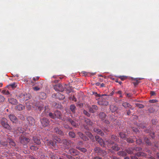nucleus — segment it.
<instances>
[{"label":"nucleus","mask_w":159,"mask_h":159,"mask_svg":"<svg viewBox=\"0 0 159 159\" xmlns=\"http://www.w3.org/2000/svg\"><path fill=\"white\" fill-rule=\"evenodd\" d=\"M95 94L97 95L96 96L99 97V100L98 102V103L100 105L107 106L108 104V102L106 101L105 98H103V96H106V94L100 95L97 94V93H95Z\"/></svg>","instance_id":"nucleus-1"},{"label":"nucleus","mask_w":159,"mask_h":159,"mask_svg":"<svg viewBox=\"0 0 159 159\" xmlns=\"http://www.w3.org/2000/svg\"><path fill=\"white\" fill-rule=\"evenodd\" d=\"M55 140H56L58 143H62L66 148H69L70 147L71 142L68 141L66 139H64L61 140L60 138H57L56 139H55Z\"/></svg>","instance_id":"nucleus-2"},{"label":"nucleus","mask_w":159,"mask_h":159,"mask_svg":"<svg viewBox=\"0 0 159 159\" xmlns=\"http://www.w3.org/2000/svg\"><path fill=\"white\" fill-rule=\"evenodd\" d=\"M1 124L2 126L4 128L10 130L11 129L9 125L7 119L5 118H2L1 120Z\"/></svg>","instance_id":"nucleus-3"},{"label":"nucleus","mask_w":159,"mask_h":159,"mask_svg":"<svg viewBox=\"0 0 159 159\" xmlns=\"http://www.w3.org/2000/svg\"><path fill=\"white\" fill-rule=\"evenodd\" d=\"M119 138L118 136L112 135L111 139L107 140L105 143H106L108 146H110L114 143V141H118Z\"/></svg>","instance_id":"nucleus-4"},{"label":"nucleus","mask_w":159,"mask_h":159,"mask_svg":"<svg viewBox=\"0 0 159 159\" xmlns=\"http://www.w3.org/2000/svg\"><path fill=\"white\" fill-rule=\"evenodd\" d=\"M18 98L21 102L24 101H26L30 99V95L27 94H20L18 97Z\"/></svg>","instance_id":"nucleus-5"},{"label":"nucleus","mask_w":159,"mask_h":159,"mask_svg":"<svg viewBox=\"0 0 159 159\" xmlns=\"http://www.w3.org/2000/svg\"><path fill=\"white\" fill-rule=\"evenodd\" d=\"M19 140L21 143L23 145H25L28 143L30 139L22 135H20L19 137Z\"/></svg>","instance_id":"nucleus-6"},{"label":"nucleus","mask_w":159,"mask_h":159,"mask_svg":"<svg viewBox=\"0 0 159 159\" xmlns=\"http://www.w3.org/2000/svg\"><path fill=\"white\" fill-rule=\"evenodd\" d=\"M96 153H97L98 155L104 156L106 154V153L104 150H102L99 147H96L94 149Z\"/></svg>","instance_id":"nucleus-7"},{"label":"nucleus","mask_w":159,"mask_h":159,"mask_svg":"<svg viewBox=\"0 0 159 159\" xmlns=\"http://www.w3.org/2000/svg\"><path fill=\"white\" fill-rule=\"evenodd\" d=\"M46 144L52 148H54L55 149H56V148H57L56 142H54L52 140H48Z\"/></svg>","instance_id":"nucleus-8"},{"label":"nucleus","mask_w":159,"mask_h":159,"mask_svg":"<svg viewBox=\"0 0 159 159\" xmlns=\"http://www.w3.org/2000/svg\"><path fill=\"white\" fill-rule=\"evenodd\" d=\"M42 125L43 126H48L50 123V121L49 120L45 117H43L40 120Z\"/></svg>","instance_id":"nucleus-9"},{"label":"nucleus","mask_w":159,"mask_h":159,"mask_svg":"<svg viewBox=\"0 0 159 159\" xmlns=\"http://www.w3.org/2000/svg\"><path fill=\"white\" fill-rule=\"evenodd\" d=\"M27 123L28 125L30 126L34 125L35 124V120L31 116L28 117L27 118Z\"/></svg>","instance_id":"nucleus-10"},{"label":"nucleus","mask_w":159,"mask_h":159,"mask_svg":"<svg viewBox=\"0 0 159 159\" xmlns=\"http://www.w3.org/2000/svg\"><path fill=\"white\" fill-rule=\"evenodd\" d=\"M53 87L54 89L56 91L62 92L64 90V88L62 85L59 84L55 85Z\"/></svg>","instance_id":"nucleus-11"},{"label":"nucleus","mask_w":159,"mask_h":159,"mask_svg":"<svg viewBox=\"0 0 159 159\" xmlns=\"http://www.w3.org/2000/svg\"><path fill=\"white\" fill-rule=\"evenodd\" d=\"M52 132L58 134L61 136L64 135V133L61 130H60L58 127H55L53 129Z\"/></svg>","instance_id":"nucleus-12"},{"label":"nucleus","mask_w":159,"mask_h":159,"mask_svg":"<svg viewBox=\"0 0 159 159\" xmlns=\"http://www.w3.org/2000/svg\"><path fill=\"white\" fill-rule=\"evenodd\" d=\"M96 141L102 147H104V143L103 140L98 136H95Z\"/></svg>","instance_id":"nucleus-13"},{"label":"nucleus","mask_w":159,"mask_h":159,"mask_svg":"<svg viewBox=\"0 0 159 159\" xmlns=\"http://www.w3.org/2000/svg\"><path fill=\"white\" fill-rule=\"evenodd\" d=\"M69 153L73 156H76L79 155V152L76 149L71 148L69 150Z\"/></svg>","instance_id":"nucleus-14"},{"label":"nucleus","mask_w":159,"mask_h":159,"mask_svg":"<svg viewBox=\"0 0 159 159\" xmlns=\"http://www.w3.org/2000/svg\"><path fill=\"white\" fill-rule=\"evenodd\" d=\"M93 131L96 133H97L98 134L100 135L101 136H102L104 135V133L101 130V129L97 128H94L93 129Z\"/></svg>","instance_id":"nucleus-15"},{"label":"nucleus","mask_w":159,"mask_h":159,"mask_svg":"<svg viewBox=\"0 0 159 159\" xmlns=\"http://www.w3.org/2000/svg\"><path fill=\"white\" fill-rule=\"evenodd\" d=\"M9 117L10 120L13 122H16L17 121V119L13 114H11L9 116Z\"/></svg>","instance_id":"nucleus-16"},{"label":"nucleus","mask_w":159,"mask_h":159,"mask_svg":"<svg viewBox=\"0 0 159 159\" xmlns=\"http://www.w3.org/2000/svg\"><path fill=\"white\" fill-rule=\"evenodd\" d=\"M78 134L80 138L83 140L85 141H87L88 140V138L81 132H79Z\"/></svg>","instance_id":"nucleus-17"},{"label":"nucleus","mask_w":159,"mask_h":159,"mask_svg":"<svg viewBox=\"0 0 159 159\" xmlns=\"http://www.w3.org/2000/svg\"><path fill=\"white\" fill-rule=\"evenodd\" d=\"M122 106L125 108L128 107L131 109L132 110L134 109V108L132 107L131 105L129 103L126 102H123L122 103Z\"/></svg>","instance_id":"nucleus-18"},{"label":"nucleus","mask_w":159,"mask_h":159,"mask_svg":"<svg viewBox=\"0 0 159 159\" xmlns=\"http://www.w3.org/2000/svg\"><path fill=\"white\" fill-rule=\"evenodd\" d=\"M54 114L55 119L57 118L59 119H61V114L60 111H56L54 112Z\"/></svg>","instance_id":"nucleus-19"},{"label":"nucleus","mask_w":159,"mask_h":159,"mask_svg":"<svg viewBox=\"0 0 159 159\" xmlns=\"http://www.w3.org/2000/svg\"><path fill=\"white\" fill-rule=\"evenodd\" d=\"M98 109V107L96 105H93L89 108V111L90 112L94 113Z\"/></svg>","instance_id":"nucleus-20"},{"label":"nucleus","mask_w":159,"mask_h":159,"mask_svg":"<svg viewBox=\"0 0 159 159\" xmlns=\"http://www.w3.org/2000/svg\"><path fill=\"white\" fill-rule=\"evenodd\" d=\"M8 101L10 103L13 105L16 104L17 102V100L13 98H9Z\"/></svg>","instance_id":"nucleus-21"},{"label":"nucleus","mask_w":159,"mask_h":159,"mask_svg":"<svg viewBox=\"0 0 159 159\" xmlns=\"http://www.w3.org/2000/svg\"><path fill=\"white\" fill-rule=\"evenodd\" d=\"M67 121L70 122L72 126H76V123L74 120H73L71 118H70V117L68 118H67Z\"/></svg>","instance_id":"nucleus-22"},{"label":"nucleus","mask_w":159,"mask_h":159,"mask_svg":"<svg viewBox=\"0 0 159 159\" xmlns=\"http://www.w3.org/2000/svg\"><path fill=\"white\" fill-rule=\"evenodd\" d=\"M34 106L37 107L39 111H41L44 108L43 105L42 104H39L38 103H36Z\"/></svg>","instance_id":"nucleus-23"},{"label":"nucleus","mask_w":159,"mask_h":159,"mask_svg":"<svg viewBox=\"0 0 159 159\" xmlns=\"http://www.w3.org/2000/svg\"><path fill=\"white\" fill-rule=\"evenodd\" d=\"M110 108L111 111L112 112H115L118 109L117 107L114 105H110Z\"/></svg>","instance_id":"nucleus-24"},{"label":"nucleus","mask_w":159,"mask_h":159,"mask_svg":"<svg viewBox=\"0 0 159 159\" xmlns=\"http://www.w3.org/2000/svg\"><path fill=\"white\" fill-rule=\"evenodd\" d=\"M38 83L40 84V85H38V86H35L33 88V89L35 91H37L38 90H39L41 88H42L43 86L41 82H39Z\"/></svg>","instance_id":"nucleus-25"},{"label":"nucleus","mask_w":159,"mask_h":159,"mask_svg":"<svg viewBox=\"0 0 159 159\" xmlns=\"http://www.w3.org/2000/svg\"><path fill=\"white\" fill-rule=\"evenodd\" d=\"M39 97L40 98L42 99H45L47 97L46 93L44 92H41L39 93Z\"/></svg>","instance_id":"nucleus-26"},{"label":"nucleus","mask_w":159,"mask_h":159,"mask_svg":"<svg viewBox=\"0 0 159 159\" xmlns=\"http://www.w3.org/2000/svg\"><path fill=\"white\" fill-rule=\"evenodd\" d=\"M33 139L35 143L37 145H39L41 143V142L39 139H38L36 136L33 137Z\"/></svg>","instance_id":"nucleus-27"},{"label":"nucleus","mask_w":159,"mask_h":159,"mask_svg":"<svg viewBox=\"0 0 159 159\" xmlns=\"http://www.w3.org/2000/svg\"><path fill=\"white\" fill-rule=\"evenodd\" d=\"M24 107L22 104H20L17 105L16 107V109L19 111H21L24 108Z\"/></svg>","instance_id":"nucleus-28"},{"label":"nucleus","mask_w":159,"mask_h":159,"mask_svg":"<svg viewBox=\"0 0 159 159\" xmlns=\"http://www.w3.org/2000/svg\"><path fill=\"white\" fill-rule=\"evenodd\" d=\"M111 149L115 151H118L120 150V148L118 147V145L115 144L114 145L111 147Z\"/></svg>","instance_id":"nucleus-29"},{"label":"nucleus","mask_w":159,"mask_h":159,"mask_svg":"<svg viewBox=\"0 0 159 159\" xmlns=\"http://www.w3.org/2000/svg\"><path fill=\"white\" fill-rule=\"evenodd\" d=\"M84 122L88 125H92L93 124V122L89 119H85Z\"/></svg>","instance_id":"nucleus-30"},{"label":"nucleus","mask_w":159,"mask_h":159,"mask_svg":"<svg viewBox=\"0 0 159 159\" xmlns=\"http://www.w3.org/2000/svg\"><path fill=\"white\" fill-rule=\"evenodd\" d=\"M99 116L100 118L103 120H104L106 115L105 113L103 112H102L99 114Z\"/></svg>","instance_id":"nucleus-31"},{"label":"nucleus","mask_w":159,"mask_h":159,"mask_svg":"<svg viewBox=\"0 0 159 159\" xmlns=\"http://www.w3.org/2000/svg\"><path fill=\"white\" fill-rule=\"evenodd\" d=\"M76 107L75 105H71L70 107V109L73 113H75V111L76 110Z\"/></svg>","instance_id":"nucleus-32"},{"label":"nucleus","mask_w":159,"mask_h":159,"mask_svg":"<svg viewBox=\"0 0 159 159\" xmlns=\"http://www.w3.org/2000/svg\"><path fill=\"white\" fill-rule=\"evenodd\" d=\"M146 154L143 152H139L136 153L135 155L137 157H139L140 156H145Z\"/></svg>","instance_id":"nucleus-33"},{"label":"nucleus","mask_w":159,"mask_h":159,"mask_svg":"<svg viewBox=\"0 0 159 159\" xmlns=\"http://www.w3.org/2000/svg\"><path fill=\"white\" fill-rule=\"evenodd\" d=\"M17 85L16 84L15 82H14L13 83L10 84L9 85L7 86V87L9 88L10 87H11L13 89L16 88L17 86Z\"/></svg>","instance_id":"nucleus-34"},{"label":"nucleus","mask_w":159,"mask_h":159,"mask_svg":"<svg viewBox=\"0 0 159 159\" xmlns=\"http://www.w3.org/2000/svg\"><path fill=\"white\" fill-rule=\"evenodd\" d=\"M119 135L120 137L123 139H126V134L122 132H120L119 133Z\"/></svg>","instance_id":"nucleus-35"},{"label":"nucleus","mask_w":159,"mask_h":159,"mask_svg":"<svg viewBox=\"0 0 159 159\" xmlns=\"http://www.w3.org/2000/svg\"><path fill=\"white\" fill-rule=\"evenodd\" d=\"M118 154L120 156H125L126 155V152L124 151H120L118 153Z\"/></svg>","instance_id":"nucleus-36"},{"label":"nucleus","mask_w":159,"mask_h":159,"mask_svg":"<svg viewBox=\"0 0 159 159\" xmlns=\"http://www.w3.org/2000/svg\"><path fill=\"white\" fill-rule=\"evenodd\" d=\"M49 109L48 106H45L44 107V112L46 114V115H48V113H49Z\"/></svg>","instance_id":"nucleus-37"},{"label":"nucleus","mask_w":159,"mask_h":159,"mask_svg":"<svg viewBox=\"0 0 159 159\" xmlns=\"http://www.w3.org/2000/svg\"><path fill=\"white\" fill-rule=\"evenodd\" d=\"M134 149L132 148H129L126 150V152L129 154H131L133 153V150Z\"/></svg>","instance_id":"nucleus-38"},{"label":"nucleus","mask_w":159,"mask_h":159,"mask_svg":"<svg viewBox=\"0 0 159 159\" xmlns=\"http://www.w3.org/2000/svg\"><path fill=\"white\" fill-rule=\"evenodd\" d=\"M69 135L72 138H74L75 136V134L74 132H70L69 133Z\"/></svg>","instance_id":"nucleus-39"},{"label":"nucleus","mask_w":159,"mask_h":159,"mask_svg":"<svg viewBox=\"0 0 159 159\" xmlns=\"http://www.w3.org/2000/svg\"><path fill=\"white\" fill-rule=\"evenodd\" d=\"M86 134L91 139H92L93 138V134L90 132H86Z\"/></svg>","instance_id":"nucleus-40"},{"label":"nucleus","mask_w":159,"mask_h":159,"mask_svg":"<svg viewBox=\"0 0 159 159\" xmlns=\"http://www.w3.org/2000/svg\"><path fill=\"white\" fill-rule=\"evenodd\" d=\"M49 116L51 118L54 119H55V114L54 113H53L52 112H49V113L48 114Z\"/></svg>","instance_id":"nucleus-41"},{"label":"nucleus","mask_w":159,"mask_h":159,"mask_svg":"<svg viewBox=\"0 0 159 159\" xmlns=\"http://www.w3.org/2000/svg\"><path fill=\"white\" fill-rule=\"evenodd\" d=\"M133 83L135 86H136L139 84V82L137 78H135L134 79V81Z\"/></svg>","instance_id":"nucleus-42"},{"label":"nucleus","mask_w":159,"mask_h":159,"mask_svg":"<svg viewBox=\"0 0 159 159\" xmlns=\"http://www.w3.org/2000/svg\"><path fill=\"white\" fill-rule=\"evenodd\" d=\"M126 141L129 143H132L134 142V141L131 138H129L126 139Z\"/></svg>","instance_id":"nucleus-43"},{"label":"nucleus","mask_w":159,"mask_h":159,"mask_svg":"<svg viewBox=\"0 0 159 159\" xmlns=\"http://www.w3.org/2000/svg\"><path fill=\"white\" fill-rule=\"evenodd\" d=\"M144 141L148 145H151V143L150 142V140L147 137H145L144 139Z\"/></svg>","instance_id":"nucleus-44"},{"label":"nucleus","mask_w":159,"mask_h":159,"mask_svg":"<svg viewBox=\"0 0 159 159\" xmlns=\"http://www.w3.org/2000/svg\"><path fill=\"white\" fill-rule=\"evenodd\" d=\"M1 93L5 95H8L9 94V93L8 90L6 91L5 90H3Z\"/></svg>","instance_id":"nucleus-45"},{"label":"nucleus","mask_w":159,"mask_h":159,"mask_svg":"<svg viewBox=\"0 0 159 159\" xmlns=\"http://www.w3.org/2000/svg\"><path fill=\"white\" fill-rule=\"evenodd\" d=\"M135 105L136 107L140 108H143L144 107V106L143 104L140 103H136L135 104Z\"/></svg>","instance_id":"nucleus-46"},{"label":"nucleus","mask_w":159,"mask_h":159,"mask_svg":"<svg viewBox=\"0 0 159 159\" xmlns=\"http://www.w3.org/2000/svg\"><path fill=\"white\" fill-rule=\"evenodd\" d=\"M0 143L1 145H2L3 146H6L7 145V143L5 141H1L0 142Z\"/></svg>","instance_id":"nucleus-47"},{"label":"nucleus","mask_w":159,"mask_h":159,"mask_svg":"<svg viewBox=\"0 0 159 159\" xmlns=\"http://www.w3.org/2000/svg\"><path fill=\"white\" fill-rule=\"evenodd\" d=\"M10 144L12 146H15L16 145V143L14 141L12 140H10L9 141Z\"/></svg>","instance_id":"nucleus-48"},{"label":"nucleus","mask_w":159,"mask_h":159,"mask_svg":"<svg viewBox=\"0 0 159 159\" xmlns=\"http://www.w3.org/2000/svg\"><path fill=\"white\" fill-rule=\"evenodd\" d=\"M5 99V98L3 96L0 95V102H3Z\"/></svg>","instance_id":"nucleus-49"},{"label":"nucleus","mask_w":159,"mask_h":159,"mask_svg":"<svg viewBox=\"0 0 159 159\" xmlns=\"http://www.w3.org/2000/svg\"><path fill=\"white\" fill-rule=\"evenodd\" d=\"M133 149L136 151H139L142 150V148L140 147H136L134 148Z\"/></svg>","instance_id":"nucleus-50"},{"label":"nucleus","mask_w":159,"mask_h":159,"mask_svg":"<svg viewBox=\"0 0 159 159\" xmlns=\"http://www.w3.org/2000/svg\"><path fill=\"white\" fill-rule=\"evenodd\" d=\"M83 113L86 116H87L88 117H89L90 116V114L86 111L84 110L83 111Z\"/></svg>","instance_id":"nucleus-51"},{"label":"nucleus","mask_w":159,"mask_h":159,"mask_svg":"<svg viewBox=\"0 0 159 159\" xmlns=\"http://www.w3.org/2000/svg\"><path fill=\"white\" fill-rule=\"evenodd\" d=\"M30 149L32 150H36L38 149V148L37 147L34 146H32L30 147Z\"/></svg>","instance_id":"nucleus-52"},{"label":"nucleus","mask_w":159,"mask_h":159,"mask_svg":"<svg viewBox=\"0 0 159 159\" xmlns=\"http://www.w3.org/2000/svg\"><path fill=\"white\" fill-rule=\"evenodd\" d=\"M136 143L138 144H140L142 143V140L141 139L136 140Z\"/></svg>","instance_id":"nucleus-53"},{"label":"nucleus","mask_w":159,"mask_h":159,"mask_svg":"<svg viewBox=\"0 0 159 159\" xmlns=\"http://www.w3.org/2000/svg\"><path fill=\"white\" fill-rule=\"evenodd\" d=\"M69 99H71L72 101H74L75 102H76L77 100L76 98L74 97V96H73V97H70L69 98Z\"/></svg>","instance_id":"nucleus-54"},{"label":"nucleus","mask_w":159,"mask_h":159,"mask_svg":"<svg viewBox=\"0 0 159 159\" xmlns=\"http://www.w3.org/2000/svg\"><path fill=\"white\" fill-rule=\"evenodd\" d=\"M154 135L155 133L153 132H151L150 133V135L152 139L154 138L155 137Z\"/></svg>","instance_id":"nucleus-55"},{"label":"nucleus","mask_w":159,"mask_h":159,"mask_svg":"<svg viewBox=\"0 0 159 159\" xmlns=\"http://www.w3.org/2000/svg\"><path fill=\"white\" fill-rule=\"evenodd\" d=\"M149 102L151 103H155L157 102V100L154 99L150 100Z\"/></svg>","instance_id":"nucleus-56"},{"label":"nucleus","mask_w":159,"mask_h":159,"mask_svg":"<svg viewBox=\"0 0 159 159\" xmlns=\"http://www.w3.org/2000/svg\"><path fill=\"white\" fill-rule=\"evenodd\" d=\"M132 129L136 133L139 132V130L136 128L134 127Z\"/></svg>","instance_id":"nucleus-57"},{"label":"nucleus","mask_w":159,"mask_h":159,"mask_svg":"<svg viewBox=\"0 0 159 159\" xmlns=\"http://www.w3.org/2000/svg\"><path fill=\"white\" fill-rule=\"evenodd\" d=\"M64 127L67 129H71L72 128L70 127L69 125H65L64 126Z\"/></svg>","instance_id":"nucleus-58"},{"label":"nucleus","mask_w":159,"mask_h":159,"mask_svg":"<svg viewBox=\"0 0 159 159\" xmlns=\"http://www.w3.org/2000/svg\"><path fill=\"white\" fill-rule=\"evenodd\" d=\"M152 122L153 125H155L157 123V121L155 119L152 120Z\"/></svg>","instance_id":"nucleus-59"},{"label":"nucleus","mask_w":159,"mask_h":159,"mask_svg":"<svg viewBox=\"0 0 159 159\" xmlns=\"http://www.w3.org/2000/svg\"><path fill=\"white\" fill-rule=\"evenodd\" d=\"M80 151L83 152H86L87 150L85 148H81Z\"/></svg>","instance_id":"nucleus-60"},{"label":"nucleus","mask_w":159,"mask_h":159,"mask_svg":"<svg viewBox=\"0 0 159 159\" xmlns=\"http://www.w3.org/2000/svg\"><path fill=\"white\" fill-rule=\"evenodd\" d=\"M120 79L122 80H124L126 78V77L125 76H120Z\"/></svg>","instance_id":"nucleus-61"},{"label":"nucleus","mask_w":159,"mask_h":159,"mask_svg":"<svg viewBox=\"0 0 159 159\" xmlns=\"http://www.w3.org/2000/svg\"><path fill=\"white\" fill-rule=\"evenodd\" d=\"M39 79V77L38 76L36 77H34L33 78V80L34 81H36L37 80H38Z\"/></svg>","instance_id":"nucleus-62"},{"label":"nucleus","mask_w":159,"mask_h":159,"mask_svg":"<svg viewBox=\"0 0 159 159\" xmlns=\"http://www.w3.org/2000/svg\"><path fill=\"white\" fill-rule=\"evenodd\" d=\"M131 159H138V158L136 156V155L131 156Z\"/></svg>","instance_id":"nucleus-63"},{"label":"nucleus","mask_w":159,"mask_h":159,"mask_svg":"<svg viewBox=\"0 0 159 159\" xmlns=\"http://www.w3.org/2000/svg\"><path fill=\"white\" fill-rule=\"evenodd\" d=\"M92 159H102L101 158L99 157H93Z\"/></svg>","instance_id":"nucleus-64"}]
</instances>
